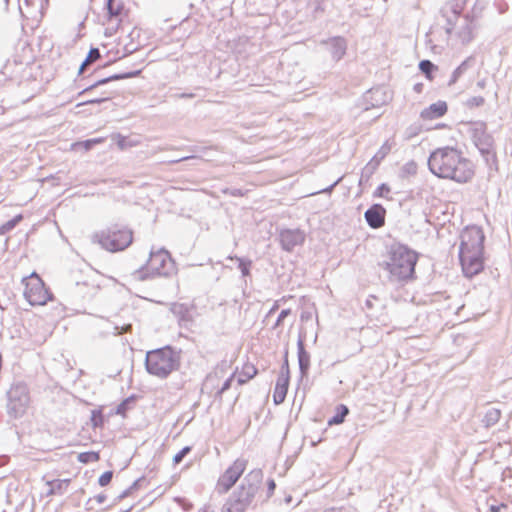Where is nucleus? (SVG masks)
<instances>
[{"mask_svg": "<svg viewBox=\"0 0 512 512\" xmlns=\"http://www.w3.org/2000/svg\"><path fill=\"white\" fill-rule=\"evenodd\" d=\"M263 480L260 469L250 471L242 484L235 490L223 505L221 512H246L251 506Z\"/></svg>", "mask_w": 512, "mask_h": 512, "instance_id": "nucleus-4", "label": "nucleus"}, {"mask_svg": "<svg viewBox=\"0 0 512 512\" xmlns=\"http://www.w3.org/2000/svg\"><path fill=\"white\" fill-rule=\"evenodd\" d=\"M341 178H339L338 180H336L331 186H329L328 188L326 189H323L322 192H328L330 193L334 187L340 182Z\"/></svg>", "mask_w": 512, "mask_h": 512, "instance_id": "nucleus-49", "label": "nucleus"}, {"mask_svg": "<svg viewBox=\"0 0 512 512\" xmlns=\"http://www.w3.org/2000/svg\"><path fill=\"white\" fill-rule=\"evenodd\" d=\"M148 273L143 269L136 270L133 275L138 280H146L150 276H170L175 273V263L170 253L165 249L151 251L146 264Z\"/></svg>", "mask_w": 512, "mask_h": 512, "instance_id": "nucleus-7", "label": "nucleus"}, {"mask_svg": "<svg viewBox=\"0 0 512 512\" xmlns=\"http://www.w3.org/2000/svg\"><path fill=\"white\" fill-rule=\"evenodd\" d=\"M284 373V375H287L289 377V364L287 357L285 358V361L281 367V374Z\"/></svg>", "mask_w": 512, "mask_h": 512, "instance_id": "nucleus-47", "label": "nucleus"}, {"mask_svg": "<svg viewBox=\"0 0 512 512\" xmlns=\"http://www.w3.org/2000/svg\"><path fill=\"white\" fill-rule=\"evenodd\" d=\"M279 241L283 250L291 252L304 243L305 233L300 229H283L279 233Z\"/></svg>", "mask_w": 512, "mask_h": 512, "instance_id": "nucleus-12", "label": "nucleus"}, {"mask_svg": "<svg viewBox=\"0 0 512 512\" xmlns=\"http://www.w3.org/2000/svg\"><path fill=\"white\" fill-rule=\"evenodd\" d=\"M180 98H193L195 95L193 93H182L179 95Z\"/></svg>", "mask_w": 512, "mask_h": 512, "instance_id": "nucleus-54", "label": "nucleus"}, {"mask_svg": "<svg viewBox=\"0 0 512 512\" xmlns=\"http://www.w3.org/2000/svg\"><path fill=\"white\" fill-rule=\"evenodd\" d=\"M127 404H128V400H125L122 403H120L116 410L117 414H124L127 409Z\"/></svg>", "mask_w": 512, "mask_h": 512, "instance_id": "nucleus-45", "label": "nucleus"}, {"mask_svg": "<svg viewBox=\"0 0 512 512\" xmlns=\"http://www.w3.org/2000/svg\"><path fill=\"white\" fill-rule=\"evenodd\" d=\"M389 192H390V187L387 184L383 183L376 189V191L374 192V196L375 197H384Z\"/></svg>", "mask_w": 512, "mask_h": 512, "instance_id": "nucleus-41", "label": "nucleus"}, {"mask_svg": "<svg viewBox=\"0 0 512 512\" xmlns=\"http://www.w3.org/2000/svg\"><path fill=\"white\" fill-rule=\"evenodd\" d=\"M269 490L272 492L275 489V482L274 480H270L268 483Z\"/></svg>", "mask_w": 512, "mask_h": 512, "instance_id": "nucleus-56", "label": "nucleus"}, {"mask_svg": "<svg viewBox=\"0 0 512 512\" xmlns=\"http://www.w3.org/2000/svg\"><path fill=\"white\" fill-rule=\"evenodd\" d=\"M231 194H232L233 196H241V195H242V193H241V191H240L239 189H234V190H232V191H231Z\"/></svg>", "mask_w": 512, "mask_h": 512, "instance_id": "nucleus-57", "label": "nucleus"}, {"mask_svg": "<svg viewBox=\"0 0 512 512\" xmlns=\"http://www.w3.org/2000/svg\"><path fill=\"white\" fill-rule=\"evenodd\" d=\"M329 45V49L332 55V58L335 61H339L346 53L347 42L343 37H333L324 42Z\"/></svg>", "mask_w": 512, "mask_h": 512, "instance_id": "nucleus-14", "label": "nucleus"}, {"mask_svg": "<svg viewBox=\"0 0 512 512\" xmlns=\"http://www.w3.org/2000/svg\"><path fill=\"white\" fill-rule=\"evenodd\" d=\"M380 102L377 100L376 103H372V106H378Z\"/></svg>", "mask_w": 512, "mask_h": 512, "instance_id": "nucleus-62", "label": "nucleus"}, {"mask_svg": "<svg viewBox=\"0 0 512 512\" xmlns=\"http://www.w3.org/2000/svg\"><path fill=\"white\" fill-rule=\"evenodd\" d=\"M130 330H131V325L130 324H128L125 327H123V332H127V331H130Z\"/></svg>", "mask_w": 512, "mask_h": 512, "instance_id": "nucleus-60", "label": "nucleus"}, {"mask_svg": "<svg viewBox=\"0 0 512 512\" xmlns=\"http://www.w3.org/2000/svg\"><path fill=\"white\" fill-rule=\"evenodd\" d=\"M381 93V90L380 89H375V90H370L367 95H366V98H374V96H377L378 94Z\"/></svg>", "mask_w": 512, "mask_h": 512, "instance_id": "nucleus-48", "label": "nucleus"}, {"mask_svg": "<svg viewBox=\"0 0 512 512\" xmlns=\"http://www.w3.org/2000/svg\"><path fill=\"white\" fill-rule=\"evenodd\" d=\"M101 57V54H100V51L98 48H91L86 59L83 61V63L81 64L80 68H79V74H82L85 67L93 62H95L96 60H98L99 58Z\"/></svg>", "mask_w": 512, "mask_h": 512, "instance_id": "nucleus-27", "label": "nucleus"}, {"mask_svg": "<svg viewBox=\"0 0 512 512\" xmlns=\"http://www.w3.org/2000/svg\"><path fill=\"white\" fill-rule=\"evenodd\" d=\"M112 477H113V472L112 471H106L104 472L98 479V483L100 486H106L108 485L111 480H112Z\"/></svg>", "mask_w": 512, "mask_h": 512, "instance_id": "nucleus-39", "label": "nucleus"}, {"mask_svg": "<svg viewBox=\"0 0 512 512\" xmlns=\"http://www.w3.org/2000/svg\"><path fill=\"white\" fill-rule=\"evenodd\" d=\"M290 314H291V310H290V309H283V310L280 312V314H279V316H278V318H277V320H276V323H275L274 327H278V326H280V325L282 324V322L284 321V319H285L286 317H288Z\"/></svg>", "mask_w": 512, "mask_h": 512, "instance_id": "nucleus-42", "label": "nucleus"}, {"mask_svg": "<svg viewBox=\"0 0 512 512\" xmlns=\"http://www.w3.org/2000/svg\"><path fill=\"white\" fill-rule=\"evenodd\" d=\"M381 161L376 157H372V159L367 163V165L363 168L361 173V180L366 178L367 180L374 174V172L379 167Z\"/></svg>", "mask_w": 512, "mask_h": 512, "instance_id": "nucleus-25", "label": "nucleus"}, {"mask_svg": "<svg viewBox=\"0 0 512 512\" xmlns=\"http://www.w3.org/2000/svg\"><path fill=\"white\" fill-rule=\"evenodd\" d=\"M111 94L112 93H110V92H103L102 96H100V97L94 96V98L86 100L84 102H81V103L77 104V106L102 103L104 101L109 100Z\"/></svg>", "mask_w": 512, "mask_h": 512, "instance_id": "nucleus-34", "label": "nucleus"}, {"mask_svg": "<svg viewBox=\"0 0 512 512\" xmlns=\"http://www.w3.org/2000/svg\"><path fill=\"white\" fill-rule=\"evenodd\" d=\"M394 144L395 143L393 141L386 140L382 144V146L379 148V150L376 152L374 157H376L377 159L382 161L390 153V151L392 150Z\"/></svg>", "mask_w": 512, "mask_h": 512, "instance_id": "nucleus-28", "label": "nucleus"}, {"mask_svg": "<svg viewBox=\"0 0 512 512\" xmlns=\"http://www.w3.org/2000/svg\"><path fill=\"white\" fill-rule=\"evenodd\" d=\"M297 354L301 377H305L310 367V354L305 350L302 337H299L297 341Z\"/></svg>", "mask_w": 512, "mask_h": 512, "instance_id": "nucleus-15", "label": "nucleus"}, {"mask_svg": "<svg viewBox=\"0 0 512 512\" xmlns=\"http://www.w3.org/2000/svg\"><path fill=\"white\" fill-rule=\"evenodd\" d=\"M139 73V71H136V72H128V73H122V74H114V75H111L109 77H106V78H102L98 81H96L95 83L87 86L86 88H84L80 93L79 95H83V94H86L90 91H92L93 89L99 87V86H102L104 84H107L111 81H114V80H120V79H126V78H132L134 76H136L137 74Z\"/></svg>", "mask_w": 512, "mask_h": 512, "instance_id": "nucleus-17", "label": "nucleus"}, {"mask_svg": "<svg viewBox=\"0 0 512 512\" xmlns=\"http://www.w3.org/2000/svg\"><path fill=\"white\" fill-rule=\"evenodd\" d=\"M485 236L478 227L466 229L461 235L459 258L463 272L472 277L483 269V243Z\"/></svg>", "mask_w": 512, "mask_h": 512, "instance_id": "nucleus-3", "label": "nucleus"}, {"mask_svg": "<svg viewBox=\"0 0 512 512\" xmlns=\"http://www.w3.org/2000/svg\"><path fill=\"white\" fill-rule=\"evenodd\" d=\"M6 412L14 420L24 417L31 405V395L27 384L13 383L6 392Z\"/></svg>", "mask_w": 512, "mask_h": 512, "instance_id": "nucleus-6", "label": "nucleus"}, {"mask_svg": "<svg viewBox=\"0 0 512 512\" xmlns=\"http://www.w3.org/2000/svg\"><path fill=\"white\" fill-rule=\"evenodd\" d=\"M181 355L171 346H165L148 351L145 358V367L149 374L161 379L167 378L172 372L180 368Z\"/></svg>", "mask_w": 512, "mask_h": 512, "instance_id": "nucleus-5", "label": "nucleus"}, {"mask_svg": "<svg viewBox=\"0 0 512 512\" xmlns=\"http://www.w3.org/2000/svg\"><path fill=\"white\" fill-rule=\"evenodd\" d=\"M349 409L346 405L340 404L337 406V413L328 420V425H338L344 422L345 417L348 415Z\"/></svg>", "mask_w": 512, "mask_h": 512, "instance_id": "nucleus-23", "label": "nucleus"}, {"mask_svg": "<svg viewBox=\"0 0 512 512\" xmlns=\"http://www.w3.org/2000/svg\"><path fill=\"white\" fill-rule=\"evenodd\" d=\"M386 210L381 204H373L364 213L367 224L373 228L378 229L385 224Z\"/></svg>", "mask_w": 512, "mask_h": 512, "instance_id": "nucleus-13", "label": "nucleus"}, {"mask_svg": "<svg viewBox=\"0 0 512 512\" xmlns=\"http://www.w3.org/2000/svg\"><path fill=\"white\" fill-rule=\"evenodd\" d=\"M476 60L474 56L467 57L453 72L448 82L449 86L454 85L459 78L464 75L469 69L475 66Z\"/></svg>", "mask_w": 512, "mask_h": 512, "instance_id": "nucleus-19", "label": "nucleus"}, {"mask_svg": "<svg viewBox=\"0 0 512 512\" xmlns=\"http://www.w3.org/2000/svg\"><path fill=\"white\" fill-rule=\"evenodd\" d=\"M22 218H23L22 215L19 214V215H16L11 220L2 224L0 226V234L3 235V234L8 233L9 231H11L22 220Z\"/></svg>", "mask_w": 512, "mask_h": 512, "instance_id": "nucleus-29", "label": "nucleus"}, {"mask_svg": "<svg viewBox=\"0 0 512 512\" xmlns=\"http://www.w3.org/2000/svg\"><path fill=\"white\" fill-rule=\"evenodd\" d=\"M447 112V104L444 101H438L431 104L421 112V118L425 120H433L442 117Z\"/></svg>", "mask_w": 512, "mask_h": 512, "instance_id": "nucleus-16", "label": "nucleus"}, {"mask_svg": "<svg viewBox=\"0 0 512 512\" xmlns=\"http://www.w3.org/2000/svg\"><path fill=\"white\" fill-rule=\"evenodd\" d=\"M191 451V447L190 446H185L183 447L174 457H173V463L175 465H178L182 462V460L184 459V457L190 453Z\"/></svg>", "mask_w": 512, "mask_h": 512, "instance_id": "nucleus-38", "label": "nucleus"}, {"mask_svg": "<svg viewBox=\"0 0 512 512\" xmlns=\"http://www.w3.org/2000/svg\"><path fill=\"white\" fill-rule=\"evenodd\" d=\"M323 512H341V509L332 507V508L325 509Z\"/></svg>", "mask_w": 512, "mask_h": 512, "instance_id": "nucleus-55", "label": "nucleus"}, {"mask_svg": "<svg viewBox=\"0 0 512 512\" xmlns=\"http://www.w3.org/2000/svg\"><path fill=\"white\" fill-rule=\"evenodd\" d=\"M501 417V411L497 408H490L486 411L483 423L486 427L495 425Z\"/></svg>", "mask_w": 512, "mask_h": 512, "instance_id": "nucleus-24", "label": "nucleus"}, {"mask_svg": "<svg viewBox=\"0 0 512 512\" xmlns=\"http://www.w3.org/2000/svg\"><path fill=\"white\" fill-rule=\"evenodd\" d=\"M22 282L25 285L24 297L31 305H45L51 299L48 289L37 273L33 272L30 276L24 277Z\"/></svg>", "mask_w": 512, "mask_h": 512, "instance_id": "nucleus-9", "label": "nucleus"}, {"mask_svg": "<svg viewBox=\"0 0 512 512\" xmlns=\"http://www.w3.org/2000/svg\"><path fill=\"white\" fill-rule=\"evenodd\" d=\"M111 94L112 93H110V92H103L102 96H100V97L94 96V98L86 100L84 102H81V103L77 104V106L102 103L104 101L109 100Z\"/></svg>", "mask_w": 512, "mask_h": 512, "instance_id": "nucleus-33", "label": "nucleus"}, {"mask_svg": "<svg viewBox=\"0 0 512 512\" xmlns=\"http://www.w3.org/2000/svg\"><path fill=\"white\" fill-rule=\"evenodd\" d=\"M246 460L237 459L234 463L226 469V471L219 477L216 490L219 494H224L232 488L238 479L241 477L246 469Z\"/></svg>", "mask_w": 512, "mask_h": 512, "instance_id": "nucleus-11", "label": "nucleus"}, {"mask_svg": "<svg viewBox=\"0 0 512 512\" xmlns=\"http://www.w3.org/2000/svg\"><path fill=\"white\" fill-rule=\"evenodd\" d=\"M485 103V99L482 96H473L466 100L465 106L469 109H473L475 107L483 106Z\"/></svg>", "mask_w": 512, "mask_h": 512, "instance_id": "nucleus-35", "label": "nucleus"}, {"mask_svg": "<svg viewBox=\"0 0 512 512\" xmlns=\"http://www.w3.org/2000/svg\"><path fill=\"white\" fill-rule=\"evenodd\" d=\"M414 89L417 91V92H421V89H422V84H416Z\"/></svg>", "mask_w": 512, "mask_h": 512, "instance_id": "nucleus-59", "label": "nucleus"}, {"mask_svg": "<svg viewBox=\"0 0 512 512\" xmlns=\"http://www.w3.org/2000/svg\"><path fill=\"white\" fill-rule=\"evenodd\" d=\"M458 35L463 43H469L473 39V27L472 20H470V14L465 16V23Z\"/></svg>", "mask_w": 512, "mask_h": 512, "instance_id": "nucleus-21", "label": "nucleus"}, {"mask_svg": "<svg viewBox=\"0 0 512 512\" xmlns=\"http://www.w3.org/2000/svg\"><path fill=\"white\" fill-rule=\"evenodd\" d=\"M129 492H130V489L125 490L122 494L119 495V498L120 499L125 498L126 496H128Z\"/></svg>", "mask_w": 512, "mask_h": 512, "instance_id": "nucleus-58", "label": "nucleus"}, {"mask_svg": "<svg viewBox=\"0 0 512 512\" xmlns=\"http://www.w3.org/2000/svg\"><path fill=\"white\" fill-rule=\"evenodd\" d=\"M486 79H481L477 82L476 86L479 88V89H484L486 87Z\"/></svg>", "mask_w": 512, "mask_h": 512, "instance_id": "nucleus-50", "label": "nucleus"}, {"mask_svg": "<svg viewBox=\"0 0 512 512\" xmlns=\"http://www.w3.org/2000/svg\"><path fill=\"white\" fill-rule=\"evenodd\" d=\"M507 505L504 503H501L499 505H490L489 511L490 512H501L502 509H506Z\"/></svg>", "mask_w": 512, "mask_h": 512, "instance_id": "nucleus-44", "label": "nucleus"}, {"mask_svg": "<svg viewBox=\"0 0 512 512\" xmlns=\"http://www.w3.org/2000/svg\"><path fill=\"white\" fill-rule=\"evenodd\" d=\"M277 308H278V306H277V305H274V306L271 308V310H270V312H269V313H273Z\"/></svg>", "mask_w": 512, "mask_h": 512, "instance_id": "nucleus-61", "label": "nucleus"}, {"mask_svg": "<svg viewBox=\"0 0 512 512\" xmlns=\"http://www.w3.org/2000/svg\"><path fill=\"white\" fill-rule=\"evenodd\" d=\"M430 171L439 178L466 183L474 176L470 160L453 147L438 148L428 158Z\"/></svg>", "mask_w": 512, "mask_h": 512, "instance_id": "nucleus-1", "label": "nucleus"}, {"mask_svg": "<svg viewBox=\"0 0 512 512\" xmlns=\"http://www.w3.org/2000/svg\"><path fill=\"white\" fill-rule=\"evenodd\" d=\"M235 260L238 262V268L241 270L242 275L248 276L252 262L238 257H235Z\"/></svg>", "mask_w": 512, "mask_h": 512, "instance_id": "nucleus-36", "label": "nucleus"}, {"mask_svg": "<svg viewBox=\"0 0 512 512\" xmlns=\"http://www.w3.org/2000/svg\"><path fill=\"white\" fill-rule=\"evenodd\" d=\"M69 482L70 480L68 479L48 481L47 485L49 486V489L47 491V495H62L66 491Z\"/></svg>", "mask_w": 512, "mask_h": 512, "instance_id": "nucleus-20", "label": "nucleus"}, {"mask_svg": "<svg viewBox=\"0 0 512 512\" xmlns=\"http://www.w3.org/2000/svg\"><path fill=\"white\" fill-rule=\"evenodd\" d=\"M288 384L289 379L287 375H284V373L280 374V376L277 379L273 399L275 404H281L286 397L287 391H288Z\"/></svg>", "mask_w": 512, "mask_h": 512, "instance_id": "nucleus-18", "label": "nucleus"}, {"mask_svg": "<svg viewBox=\"0 0 512 512\" xmlns=\"http://www.w3.org/2000/svg\"><path fill=\"white\" fill-rule=\"evenodd\" d=\"M226 365H227V363H226V362L222 363V365H221V366H219V367H217V369H216L214 372L209 373V374L206 376L205 381H204V383H203V388H202V390L207 389V388H208V387H210V386H211V387H215L216 382H217V381L219 380V378H220V375H219V374H220L221 372H223V370H224V366H226Z\"/></svg>", "mask_w": 512, "mask_h": 512, "instance_id": "nucleus-22", "label": "nucleus"}, {"mask_svg": "<svg viewBox=\"0 0 512 512\" xmlns=\"http://www.w3.org/2000/svg\"><path fill=\"white\" fill-rule=\"evenodd\" d=\"M234 376H235V373H232L223 383V385L221 386V388L219 390H217L216 394H215V397L218 398V399H221L222 398V394L229 390L231 388V385H232V381L234 379Z\"/></svg>", "mask_w": 512, "mask_h": 512, "instance_id": "nucleus-37", "label": "nucleus"}, {"mask_svg": "<svg viewBox=\"0 0 512 512\" xmlns=\"http://www.w3.org/2000/svg\"><path fill=\"white\" fill-rule=\"evenodd\" d=\"M417 254L401 244H393L386 258L379 266L387 272L388 280L392 283L404 282L411 279L415 272Z\"/></svg>", "mask_w": 512, "mask_h": 512, "instance_id": "nucleus-2", "label": "nucleus"}, {"mask_svg": "<svg viewBox=\"0 0 512 512\" xmlns=\"http://www.w3.org/2000/svg\"><path fill=\"white\" fill-rule=\"evenodd\" d=\"M100 139H89L83 142L76 143L75 146L83 147L86 151L90 150L96 143H99Z\"/></svg>", "mask_w": 512, "mask_h": 512, "instance_id": "nucleus-40", "label": "nucleus"}, {"mask_svg": "<svg viewBox=\"0 0 512 512\" xmlns=\"http://www.w3.org/2000/svg\"><path fill=\"white\" fill-rule=\"evenodd\" d=\"M417 134V131L416 130H412V128L408 129L407 130V139H410L411 137H413L414 135Z\"/></svg>", "mask_w": 512, "mask_h": 512, "instance_id": "nucleus-53", "label": "nucleus"}, {"mask_svg": "<svg viewBox=\"0 0 512 512\" xmlns=\"http://www.w3.org/2000/svg\"><path fill=\"white\" fill-rule=\"evenodd\" d=\"M192 158H195V157L194 156H185V157H182V158H179V159H176V160H172L170 162L171 163H177V162H181V161L192 159Z\"/></svg>", "mask_w": 512, "mask_h": 512, "instance_id": "nucleus-52", "label": "nucleus"}, {"mask_svg": "<svg viewBox=\"0 0 512 512\" xmlns=\"http://www.w3.org/2000/svg\"><path fill=\"white\" fill-rule=\"evenodd\" d=\"M257 373L256 368L253 365L244 366L242 372L240 373L237 382L239 385L245 384L248 380L252 379Z\"/></svg>", "mask_w": 512, "mask_h": 512, "instance_id": "nucleus-26", "label": "nucleus"}, {"mask_svg": "<svg viewBox=\"0 0 512 512\" xmlns=\"http://www.w3.org/2000/svg\"><path fill=\"white\" fill-rule=\"evenodd\" d=\"M469 133L473 143L479 152L486 157L492 155L493 137L487 132V125L483 121H476L470 124Z\"/></svg>", "mask_w": 512, "mask_h": 512, "instance_id": "nucleus-10", "label": "nucleus"}, {"mask_svg": "<svg viewBox=\"0 0 512 512\" xmlns=\"http://www.w3.org/2000/svg\"><path fill=\"white\" fill-rule=\"evenodd\" d=\"M122 9H123V5L120 3L116 4L115 0L107 1V10H108V14L111 18L118 17L121 14Z\"/></svg>", "mask_w": 512, "mask_h": 512, "instance_id": "nucleus-31", "label": "nucleus"}, {"mask_svg": "<svg viewBox=\"0 0 512 512\" xmlns=\"http://www.w3.org/2000/svg\"><path fill=\"white\" fill-rule=\"evenodd\" d=\"M99 454L97 452H83L78 455V461L81 463L97 462Z\"/></svg>", "mask_w": 512, "mask_h": 512, "instance_id": "nucleus-32", "label": "nucleus"}, {"mask_svg": "<svg viewBox=\"0 0 512 512\" xmlns=\"http://www.w3.org/2000/svg\"><path fill=\"white\" fill-rule=\"evenodd\" d=\"M93 239L104 249L110 252H117L130 246L133 240V234L128 228H120L118 225H113L106 231L94 234Z\"/></svg>", "mask_w": 512, "mask_h": 512, "instance_id": "nucleus-8", "label": "nucleus"}, {"mask_svg": "<svg viewBox=\"0 0 512 512\" xmlns=\"http://www.w3.org/2000/svg\"><path fill=\"white\" fill-rule=\"evenodd\" d=\"M184 310L187 311L182 304H175L172 308L175 314H182Z\"/></svg>", "mask_w": 512, "mask_h": 512, "instance_id": "nucleus-46", "label": "nucleus"}, {"mask_svg": "<svg viewBox=\"0 0 512 512\" xmlns=\"http://www.w3.org/2000/svg\"><path fill=\"white\" fill-rule=\"evenodd\" d=\"M419 69L428 79H432L431 73L437 69V67L430 60H422L419 63Z\"/></svg>", "mask_w": 512, "mask_h": 512, "instance_id": "nucleus-30", "label": "nucleus"}, {"mask_svg": "<svg viewBox=\"0 0 512 512\" xmlns=\"http://www.w3.org/2000/svg\"><path fill=\"white\" fill-rule=\"evenodd\" d=\"M95 498H96V501H97L98 503L102 504V503H104V502H105V500H106V495H104V494H99V495H97Z\"/></svg>", "mask_w": 512, "mask_h": 512, "instance_id": "nucleus-51", "label": "nucleus"}, {"mask_svg": "<svg viewBox=\"0 0 512 512\" xmlns=\"http://www.w3.org/2000/svg\"><path fill=\"white\" fill-rule=\"evenodd\" d=\"M483 10V6L479 3H476L472 9V14L470 15V20H472V22L474 21V19L478 18L481 14Z\"/></svg>", "mask_w": 512, "mask_h": 512, "instance_id": "nucleus-43", "label": "nucleus"}]
</instances>
